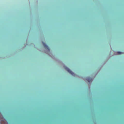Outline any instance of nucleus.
Returning a JSON list of instances; mask_svg holds the SVG:
<instances>
[{"mask_svg": "<svg viewBox=\"0 0 124 124\" xmlns=\"http://www.w3.org/2000/svg\"><path fill=\"white\" fill-rule=\"evenodd\" d=\"M86 80L89 82H90L92 81V79L90 77H88L86 78Z\"/></svg>", "mask_w": 124, "mask_h": 124, "instance_id": "3", "label": "nucleus"}, {"mask_svg": "<svg viewBox=\"0 0 124 124\" xmlns=\"http://www.w3.org/2000/svg\"><path fill=\"white\" fill-rule=\"evenodd\" d=\"M122 53V52H118L117 53L118 54H121Z\"/></svg>", "mask_w": 124, "mask_h": 124, "instance_id": "4", "label": "nucleus"}, {"mask_svg": "<svg viewBox=\"0 0 124 124\" xmlns=\"http://www.w3.org/2000/svg\"><path fill=\"white\" fill-rule=\"evenodd\" d=\"M65 69H66L71 74L73 75V73L72 72V71H71L67 67H65Z\"/></svg>", "mask_w": 124, "mask_h": 124, "instance_id": "1", "label": "nucleus"}, {"mask_svg": "<svg viewBox=\"0 0 124 124\" xmlns=\"http://www.w3.org/2000/svg\"><path fill=\"white\" fill-rule=\"evenodd\" d=\"M43 45L45 48H47L49 51L50 49L48 46L44 43L43 42Z\"/></svg>", "mask_w": 124, "mask_h": 124, "instance_id": "2", "label": "nucleus"}]
</instances>
